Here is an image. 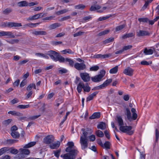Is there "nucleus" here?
<instances>
[{"label":"nucleus","mask_w":159,"mask_h":159,"mask_svg":"<svg viewBox=\"0 0 159 159\" xmlns=\"http://www.w3.org/2000/svg\"><path fill=\"white\" fill-rule=\"evenodd\" d=\"M47 54L55 61H59L61 63L65 62V58L61 56L59 53L54 51L49 50Z\"/></svg>","instance_id":"obj_1"},{"label":"nucleus","mask_w":159,"mask_h":159,"mask_svg":"<svg viewBox=\"0 0 159 159\" xmlns=\"http://www.w3.org/2000/svg\"><path fill=\"white\" fill-rule=\"evenodd\" d=\"M81 131L83 132V135L80 136V143L81 144V149L84 150L88 146V139H87V135L88 133L87 131L88 130L82 128L81 129Z\"/></svg>","instance_id":"obj_2"},{"label":"nucleus","mask_w":159,"mask_h":159,"mask_svg":"<svg viewBox=\"0 0 159 159\" xmlns=\"http://www.w3.org/2000/svg\"><path fill=\"white\" fill-rule=\"evenodd\" d=\"M132 127L130 126H121L120 127V131L124 133H126L128 134L131 135L134 133V130H131Z\"/></svg>","instance_id":"obj_3"},{"label":"nucleus","mask_w":159,"mask_h":159,"mask_svg":"<svg viewBox=\"0 0 159 159\" xmlns=\"http://www.w3.org/2000/svg\"><path fill=\"white\" fill-rule=\"evenodd\" d=\"M105 71L104 70H101L100 74L91 78L92 80L94 82H99L101 81L102 78L105 75Z\"/></svg>","instance_id":"obj_4"},{"label":"nucleus","mask_w":159,"mask_h":159,"mask_svg":"<svg viewBox=\"0 0 159 159\" xmlns=\"http://www.w3.org/2000/svg\"><path fill=\"white\" fill-rule=\"evenodd\" d=\"M21 152L16 157V159H23L25 158V156L24 154L25 155H29L30 153V151L27 149H20Z\"/></svg>","instance_id":"obj_5"},{"label":"nucleus","mask_w":159,"mask_h":159,"mask_svg":"<svg viewBox=\"0 0 159 159\" xmlns=\"http://www.w3.org/2000/svg\"><path fill=\"white\" fill-rule=\"evenodd\" d=\"M80 76L81 79L84 82H88L90 80V77L89 74L86 72L81 73Z\"/></svg>","instance_id":"obj_6"},{"label":"nucleus","mask_w":159,"mask_h":159,"mask_svg":"<svg viewBox=\"0 0 159 159\" xmlns=\"http://www.w3.org/2000/svg\"><path fill=\"white\" fill-rule=\"evenodd\" d=\"M54 138L52 135H49L45 137L43 140V142L46 144H49L53 143L54 141Z\"/></svg>","instance_id":"obj_7"},{"label":"nucleus","mask_w":159,"mask_h":159,"mask_svg":"<svg viewBox=\"0 0 159 159\" xmlns=\"http://www.w3.org/2000/svg\"><path fill=\"white\" fill-rule=\"evenodd\" d=\"M2 36H7L8 38H15V36L11 32L4 31H2L0 32V37Z\"/></svg>","instance_id":"obj_8"},{"label":"nucleus","mask_w":159,"mask_h":159,"mask_svg":"<svg viewBox=\"0 0 159 159\" xmlns=\"http://www.w3.org/2000/svg\"><path fill=\"white\" fill-rule=\"evenodd\" d=\"M75 68L79 70H83L86 68V66L85 64L83 63H76L74 65Z\"/></svg>","instance_id":"obj_9"},{"label":"nucleus","mask_w":159,"mask_h":159,"mask_svg":"<svg viewBox=\"0 0 159 159\" xmlns=\"http://www.w3.org/2000/svg\"><path fill=\"white\" fill-rule=\"evenodd\" d=\"M5 26L8 27H18L22 26L21 23L16 22H7L4 23Z\"/></svg>","instance_id":"obj_10"},{"label":"nucleus","mask_w":159,"mask_h":159,"mask_svg":"<svg viewBox=\"0 0 159 159\" xmlns=\"http://www.w3.org/2000/svg\"><path fill=\"white\" fill-rule=\"evenodd\" d=\"M44 14H43L42 13L35 14L33 16H30L27 19V20H36L44 16Z\"/></svg>","instance_id":"obj_11"},{"label":"nucleus","mask_w":159,"mask_h":159,"mask_svg":"<svg viewBox=\"0 0 159 159\" xmlns=\"http://www.w3.org/2000/svg\"><path fill=\"white\" fill-rule=\"evenodd\" d=\"M76 155L71 154V153H67L61 155V157L63 159H75Z\"/></svg>","instance_id":"obj_12"},{"label":"nucleus","mask_w":159,"mask_h":159,"mask_svg":"<svg viewBox=\"0 0 159 159\" xmlns=\"http://www.w3.org/2000/svg\"><path fill=\"white\" fill-rule=\"evenodd\" d=\"M134 70L129 67H128L125 69L123 73L126 75L132 76L133 75Z\"/></svg>","instance_id":"obj_13"},{"label":"nucleus","mask_w":159,"mask_h":159,"mask_svg":"<svg viewBox=\"0 0 159 159\" xmlns=\"http://www.w3.org/2000/svg\"><path fill=\"white\" fill-rule=\"evenodd\" d=\"M66 151L69 153H71L75 155H77L78 151L76 149H74V148L68 147L66 149Z\"/></svg>","instance_id":"obj_14"},{"label":"nucleus","mask_w":159,"mask_h":159,"mask_svg":"<svg viewBox=\"0 0 159 159\" xmlns=\"http://www.w3.org/2000/svg\"><path fill=\"white\" fill-rule=\"evenodd\" d=\"M111 55H112L111 53H108L103 55L98 54L95 55L94 57L95 58H100L101 59H104L108 58L110 57Z\"/></svg>","instance_id":"obj_15"},{"label":"nucleus","mask_w":159,"mask_h":159,"mask_svg":"<svg viewBox=\"0 0 159 159\" xmlns=\"http://www.w3.org/2000/svg\"><path fill=\"white\" fill-rule=\"evenodd\" d=\"M137 35L139 37L149 35L150 33L148 31L144 30H140L137 32Z\"/></svg>","instance_id":"obj_16"},{"label":"nucleus","mask_w":159,"mask_h":159,"mask_svg":"<svg viewBox=\"0 0 159 159\" xmlns=\"http://www.w3.org/2000/svg\"><path fill=\"white\" fill-rule=\"evenodd\" d=\"M101 114L99 112H95L93 115L89 117V119L90 120H93L95 119H98L100 117Z\"/></svg>","instance_id":"obj_17"},{"label":"nucleus","mask_w":159,"mask_h":159,"mask_svg":"<svg viewBox=\"0 0 159 159\" xmlns=\"http://www.w3.org/2000/svg\"><path fill=\"white\" fill-rule=\"evenodd\" d=\"M126 112L125 113V115L127 116V118L130 121H131L133 120L132 116H131V113L129 109L127 108L126 109Z\"/></svg>","instance_id":"obj_18"},{"label":"nucleus","mask_w":159,"mask_h":159,"mask_svg":"<svg viewBox=\"0 0 159 159\" xmlns=\"http://www.w3.org/2000/svg\"><path fill=\"white\" fill-rule=\"evenodd\" d=\"M32 33L35 35H45L47 34V32L44 31H34Z\"/></svg>","instance_id":"obj_19"},{"label":"nucleus","mask_w":159,"mask_h":159,"mask_svg":"<svg viewBox=\"0 0 159 159\" xmlns=\"http://www.w3.org/2000/svg\"><path fill=\"white\" fill-rule=\"evenodd\" d=\"M60 142L57 141L56 143H53L50 145V147L52 149H57L60 146Z\"/></svg>","instance_id":"obj_20"},{"label":"nucleus","mask_w":159,"mask_h":159,"mask_svg":"<svg viewBox=\"0 0 159 159\" xmlns=\"http://www.w3.org/2000/svg\"><path fill=\"white\" fill-rule=\"evenodd\" d=\"M84 83L83 82H80L79 84H78L77 89V91L79 93H80L82 90V89H83V88L84 87Z\"/></svg>","instance_id":"obj_21"},{"label":"nucleus","mask_w":159,"mask_h":159,"mask_svg":"<svg viewBox=\"0 0 159 159\" xmlns=\"http://www.w3.org/2000/svg\"><path fill=\"white\" fill-rule=\"evenodd\" d=\"M98 92H95L93 93L90 95L86 99V102H88L92 100L94 97L96 96V95L98 93Z\"/></svg>","instance_id":"obj_22"},{"label":"nucleus","mask_w":159,"mask_h":159,"mask_svg":"<svg viewBox=\"0 0 159 159\" xmlns=\"http://www.w3.org/2000/svg\"><path fill=\"white\" fill-rule=\"evenodd\" d=\"M97 128L102 130H104L106 128V123L104 122H101L98 125Z\"/></svg>","instance_id":"obj_23"},{"label":"nucleus","mask_w":159,"mask_h":159,"mask_svg":"<svg viewBox=\"0 0 159 159\" xmlns=\"http://www.w3.org/2000/svg\"><path fill=\"white\" fill-rule=\"evenodd\" d=\"M36 144V142H30L28 143L25 145L24 147L23 148H28L33 146Z\"/></svg>","instance_id":"obj_24"},{"label":"nucleus","mask_w":159,"mask_h":159,"mask_svg":"<svg viewBox=\"0 0 159 159\" xmlns=\"http://www.w3.org/2000/svg\"><path fill=\"white\" fill-rule=\"evenodd\" d=\"M11 136L15 139H18L20 136L19 133L16 131L11 132Z\"/></svg>","instance_id":"obj_25"},{"label":"nucleus","mask_w":159,"mask_h":159,"mask_svg":"<svg viewBox=\"0 0 159 159\" xmlns=\"http://www.w3.org/2000/svg\"><path fill=\"white\" fill-rule=\"evenodd\" d=\"M17 4L19 7H26L28 6V3L26 1H23L18 2Z\"/></svg>","instance_id":"obj_26"},{"label":"nucleus","mask_w":159,"mask_h":159,"mask_svg":"<svg viewBox=\"0 0 159 159\" xmlns=\"http://www.w3.org/2000/svg\"><path fill=\"white\" fill-rule=\"evenodd\" d=\"M131 111L132 113V118L133 120H135L136 119L137 117V115L135 113L136 110L134 108H132Z\"/></svg>","instance_id":"obj_27"},{"label":"nucleus","mask_w":159,"mask_h":159,"mask_svg":"<svg viewBox=\"0 0 159 159\" xmlns=\"http://www.w3.org/2000/svg\"><path fill=\"white\" fill-rule=\"evenodd\" d=\"M143 52L146 55H151L153 53V51L152 49H148L147 48H145L144 49Z\"/></svg>","instance_id":"obj_28"},{"label":"nucleus","mask_w":159,"mask_h":159,"mask_svg":"<svg viewBox=\"0 0 159 159\" xmlns=\"http://www.w3.org/2000/svg\"><path fill=\"white\" fill-rule=\"evenodd\" d=\"M60 26L61 24L60 23H56L50 25L49 26V28L50 29L52 30L59 27Z\"/></svg>","instance_id":"obj_29"},{"label":"nucleus","mask_w":159,"mask_h":159,"mask_svg":"<svg viewBox=\"0 0 159 159\" xmlns=\"http://www.w3.org/2000/svg\"><path fill=\"white\" fill-rule=\"evenodd\" d=\"M18 141L17 140L9 139L6 141V143L8 145L12 144L14 143H16Z\"/></svg>","instance_id":"obj_30"},{"label":"nucleus","mask_w":159,"mask_h":159,"mask_svg":"<svg viewBox=\"0 0 159 159\" xmlns=\"http://www.w3.org/2000/svg\"><path fill=\"white\" fill-rule=\"evenodd\" d=\"M117 121L120 127L123 126L124 125L123 120L120 116L117 117Z\"/></svg>","instance_id":"obj_31"},{"label":"nucleus","mask_w":159,"mask_h":159,"mask_svg":"<svg viewBox=\"0 0 159 159\" xmlns=\"http://www.w3.org/2000/svg\"><path fill=\"white\" fill-rule=\"evenodd\" d=\"M118 70V66H116L111 69L109 71V72L111 74H113L116 73Z\"/></svg>","instance_id":"obj_32"},{"label":"nucleus","mask_w":159,"mask_h":159,"mask_svg":"<svg viewBox=\"0 0 159 159\" xmlns=\"http://www.w3.org/2000/svg\"><path fill=\"white\" fill-rule=\"evenodd\" d=\"M65 61L68 62H69V65L71 67H73L74 66V61L71 59L68 58H65Z\"/></svg>","instance_id":"obj_33"},{"label":"nucleus","mask_w":159,"mask_h":159,"mask_svg":"<svg viewBox=\"0 0 159 159\" xmlns=\"http://www.w3.org/2000/svg\"><path fill=\"white\" fill-rule=\"evenodd\" d=\"M30 107V106L29 104H27L26 105H20L17 106L16 107L17 108H19L20 109H24L25 108H27Z\"/></svg>","instance_id":"obj_34"},{"label":"nucleus","mask_w":159,"mask_h":159,"mask_svg":"<svg viewBox=\"0 0 159 159\" xmlns=\"http://www.w3.org/2000/svg\"><path fill=\"white\" fill-rule=\"evenodd\" d=\"M12 121V120L11 119L6 120L2 122V125L5 126H7L10 124Z\"/></svg>","instance_id":"obj_35"},{"label":"nucleus","mask_w":159,"mask_h":159,"mask_svg":"<svg viewBox=\"0 0 159 159\" xmlns=\"http://www.w3.org/2000/svg\"><path fill=\"white\" fill-rule=\"evenodd\" d=\"M101 6L98 5H96L95 6H91L90 10L91 11H94L100 9Z\"/></svg>","instance_id":"obj_36"},{"label":"nucleus","mask_w":159,"mask_h":159,"mask_svg":"<svg viewBox=\"0 0 159 159\" xmlns=\"http://www.w3.org/2000/svg\"><path fill=\"white\" fill-rule=\"evenodd\" d=\"M8 150V148L7 147L1 148L0 149V156L5 153Z\"/></svg>","instance_id":"obj_37"},{"label":"nucleus","mask_w":159,"mask_h":159,"mask_svg":"<svg viewBox=\"0 0 159 159\" xmlns=\"http://www.w3.org/2000/svg\"><path fill=\"white\" fill-rule=\"evenodd\" d=\"M91 88L89 86L88 83L84 85L83 90L84 92H89Z\"/></svg>","instance_id":"obj_38"},{"label":"nucleus","mask_w":159,"mask_h":159,"mask_svg":"<svg viewBox=\"0 0 159 159\" xmlns=\"http://www.w3.org/2000/svg\"><path fill=\"white\" fill-rule=\"evenodd\" d=\"M40 115H39L37 116H30L25 120L27 121H29L30 120H34L40 116Z\"/></svg>","instance_id":"obj_39"},{"label":"nucleus","mask_w":159,"mask_h":159,"mask_svg":"<svg viewBox=\"0 0 159 159\" xmlns=\"http://www.w3.org/2000/svg\"><path fill=\"white\" fill-rule=\"evenodd\" d=\"M103 148H106L107 149H110V143L108 141H106L103 145Z\"/></svg>","instance_id":"obj_40"},{"label":"nucleus","mask_w":159,"mask_h":159,"mask_svg":"<svg viewBox=\"0 0 159 159\" xmlns=\"http://www.w3.org/2000/svg\"><path fill=\"white\" fill-rule=\"evenodd\" d=\"M69 10L67 9H64L62 10H61L60 11H57L56 12V14L57 15H60L63 14V13H65L67 12Z\"/></svg>","instance_id":"obj_41"},{"label":"nucleus","mask_w":159,"mask_h":159,"mask_svg":"<svg viewBox=\"0 0 159 159\" xmlns=\"http://www.w3.org/2000/svg\"><path fill=\"white\" fill-rule=\"evenodd\" d=\"M96 134L98 137H102L104 136V134L100 130H98L96 131Z\"/></svg>","instance_id":"obj_42"},{"label":"nucleus","mask_w":159,"mask_h":159,"mask_svg":"<svg viewBox=\"0 0 159 159\" xmlns=\"http://www.w3.org/2000/svg\"><path fill=\"white\" fill-rule=\"evenodd\" d=\"M114 40V38L113 37H111L109 39H107L103 41V43L105 44H107L113 41Z\"/></svg>","instance_id":"obj_43"},{"label":"nucleus","mask_w":159,"mask_h":159,"mask_svg":"<svg viewBox=\"0 0 159 159\" xmlns=\"http://www.w3.org/2000/svg\"><path fill=\"white\" fill-rule=\"evenodd\" d=\"M85 6L83 4H79L75 6V8L77 9L83 10L85 7Z\"/></svg>","instance_id":"obj_44"},{"label":"nucleus","mask_w":159,"mask_h":159,"mask_svg":"<svg viewBox=\"0 0 159 159\" xmlns=\"http://www.w3.org/2000/svg\"><path fill=\"white\" fill-rule=\"evenodd\" d=\"M51 44L53 46H57L59 45L60 44H61L62 43V41H52L50 42Z\"/></svg>","instance_id":"obj_45"},{"label":"nucleus","mask_w":159,"mask_h":159,"mask_svg":"<svg viewBox=\"0 0 159 159\" xmlns=\"http://www.w3.org/2000/svg\"><path fill=\"white\" fill-rule=\"evenodd\" d=\"M109 31L110 30H104L99 33L98 34V36H101L102 35H104L109 33Z\"/></svg>","instance_id":"obj_46"},{"label":"nucleus","mask_w":159,"mask_h":159,"mask_svg":"<svg viewBox=\"0 0 159 159\" xmlns=\"http://www.w3.org/2000/svg\"><path fill=\"white\" fill-rule=\"evenodd\" d=\"M125 26V25L123 24L116 27L115 28V31L117 32L123 29Z\"/></svg>","instance_id":"obj_47"},{"label":"nucleus","mask_w":159,"mask_h":159,"mask_svg":"<svg viewBox=\"0 0 159 159\" xmlns=\"http://www.w3.org/2000/svg\"><path fill=\"white\" fill-rule=\"evenodd\" d=\"M61 52L64 54H66L67 53L69 54H73L74 53V52L72 51L70 49H68L63 50L61 51Z\"/></svg>","instance_id":"obj_48"},{"label":"nucleus","mask_w":159,"mask_h":159,"mask_svg":"<svg viewBox=\"0 0 159 159\" xmlns=\"http://www.w3.org/2000/svg\"><path fill=\"white\" fill-rule=\"evenodd\" d=\"M35 55L38 56L42 57L46 59H48L49 58V57L47 55H45V54L42 53H36Z\"/></svg>","instance_id":"obj_49"},{"label":"nucleus","mask_w":159,"mask_h":159,"mask_svg":"<svg viewBox=\"0 0 159 159\" xmlns=\"http://www.w3.org/2000/svg\"><path fill=\"white\" fill-rule=\"evenodd\" d=\"M138 20L140 22L148 23L149 19L148 18H141L138 19Z\"/></svg>","instance_id":"obj_50"},{"label":"nucleus","mask_w":159,"mask_h":159,"mask_svg":"<svg viewBox=\"0 0 159 159\" xmlns=\"http://www.w3.org/2000/svg\"><path fill=\"white\" fill-rule=\"evenodd\" d=\"M112 81V80L111 79H110L108 80H107L105 81L103 84H104V85H103L105 87H107L110 83H111Z\"/></svg>","instance_id":"obj_51"},{"label":"nucleus","mask_w":159,"mask_h":159,"mask_svg":"<svg viewBox=\"0 0 159 159\" xmlns=\"http://www.w3.org/2000/svg\"><path fill=\"white\" fill-rule=\"evenodd\" d=\"M141 64L143 65L148 66L152 64V62L150 61V62L147 61H146L143 60L141 62Z\"/></svg>","instance_id":"obj_52"},{"label":"nucleus","mask_w":159,"mask_h":159,"mask_svg":"<svg viewBox=\"0 0 159 159\" xmlns=\"http://www.w3.org/2000/svg\"><path fill=\"white\" fill-rule=\"evenodd\" d=\"M12 11V9L10 8H7L3 11V13L5 14H8Z\"/></svg>","instance_id":"obj_53"},{"label":"nucleus","mask_w":159,"mask_h":159,"mask_svg":"<svg viewBox=\"0 0 159 159\" xmlns=\"http://www.w3.org/2000/svg\"><path fill=\"white\" fill-rule=\"evenodd\" d=\"M99 68V67L98 66H92L91 67H90V70L91 71H97L98 70Z\"/></svg>","instance_id":"obj_54"},{"label":"nucleus","mask_w":159,"mask_h":159,"mask_svg":"<svg viewBox=\"0 0 159 159\" xmlns=\"http://www.w3.org/2000/svg\"><path fill=\"white\" fill-rule=\"evenodd\" d=\"M111 16H104V17H100L98 18V20L100 21L104 20H106L109 18Z\"/></svg>","instance_id":"obj_55"},{"label":"nucleus","mask_w":159,"mask_h":159,"mask_svg":"<svg viewBox=\"0 0 159 159\" xmlns=\"http://www.w3.org/2000/svg\"><path fill=\"white\" fill-rule=\"evenodd\" d=\"M133 46L131 45H128L126 46H125L123 48L124 51L128 50L129 49L131 48Z\"/></svg>","instance_id":"obj_56"},{"label":"nucleus","mask_w":159,"mask_h":159,"mask_svg":"<svg viewBox=\"0 0 159 159\" xmlns=\"http://www.w3.org/2000/svg\"><path fill=\"white\" fill-rule=\"evenodd\" d=\"M19 42V40L17 39H13L11 41H7V42L11 44H13L15 43H17Z\"/></svg>","instance_id":"obj_57"},{"label":"nucleus","mask_w":159,"mask_h":159,"mask_svg":"<svg viewBox=\"0 0 159 159\" xmlns=\"http://www.w3.org/2000/svg\"><path fill=\"white\" fill-rule=\"evenodd\" d=\"M61 149L58 150H57L56 151L54 152V155L56 157H57L58 158L61 152Z\"/></svg>","instance_id":"obj_58"},{"label":"nucleus","mask_w":159,"mask_h":159,"mask_svg":"<svg viewBox=\"0 0 159 159\" xmlns=\"http://www.w3.org/2000/svg\"><path fill=\"white\" fill-rule=\"evenodd\" d=\"M84 32L79 31L74 34V37H76L79 36L81 35L84 33Z\"/></svg>","instance_id":"obj_59"},{"label":"nucleus","mask_w":159,"mask_h":159,"mask_svg":"<svg viewBox=\"0 0 159 159\" xmlns=\"http://www.w3.org/2000/svg\"><path fill=\"white\" fill-rule=\"evenodd\" d=\"M10 152L12 154H16L18 152V151L16 149H12L10 150Z\"/></svg>","instance_id":"obj_60"},{"label":"nucleus","mask_w":159,"mask_h":159,"mask_svg":"<svg viewBox=\"0 0 159 159\" xmlns=\"http://www.w3.org/2000/svg\"><path fill=\"white\" fill-rule=\"evenodd\" d=\"M67 71H68L67 70L64 68H63L58 70L59 73L61 74L66 73Z\"/></svg>","instance_id":"obj_61"},{"label":"nucleus","mask_w":159,"mask_h":159,"mask_svg":"<svg viewBox=\"0 0 159 159\" xmlns=\"http://www.w3.org/2000/svg\"><path fill=\"white\" fill-rule=\"evenodd\" d=\"M20 82V80H17L14 83H13V86L14 87H15L16 86H18Z\"/></svg>","instance_id":"obj_62"},{"label":"nucleus","mask_w":159,"mask_h":159,"mask_svg":"<svg viewBox=\"0 0 159 159\" xmlns=\"http://www.w3.org/2000/svg\"><path fill=\"white\" fill-rule=\"evenodd\" d=\"M156 141L157 142L158 141L159 138V132L157 129H156Z\"/></svg>","instance_id":"obj_63"},{"label":"nucleus","mask_w":159,"mask_h":159,"mask_svg":"<svg viewBox=\"0 0 159 159\" xmlns=\"http://www.w3.org/2000/svg\"><path fill=\"white\" fill-rule=\"evenodd\" d=\"M104 133L106 138H107L108 139H110V137L109 134V132L108 131H107V130L105 131Z\"/></svg>","instance_id":"obj_64"}]
</instances>
